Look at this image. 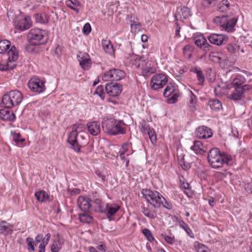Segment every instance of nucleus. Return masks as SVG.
Segmentation results:
<instances>
[{
    "instance_id": "nucleus-4",
    "label": "nucleus",
    "mask_w": 252,
    "mask_h": 252,
    "mask_svg": "<svg viewBox=\"0 0 252 252\" xmlns=\"http://www.w3.org/2000/svg\"><path fill=\"white\" fill-rule=\"evenodd\" d=\"M23 98V94L20 91L12 90L3 95L1 103L3 107L11 108L20 104Z\"/></svg>"
},
{
    "instance_id": "nucleus-51",
    "label": "nucleus",
    "mask_w": 252,
    "mask_h": 252,
    "mask_svg": "<svg viewBox=\"0 0 252 252\" xmlns=\"http://www.w3.org/2000/svg\"><path fill=\"white\" fill-rule=\"evenodd\" d=\"M208 250V247H206L205 245L200 243L197 244L196 247L197 252H207Z\"/></svg>"
},
{
    "instance_id": "nucleus-44",
    "label": "nucleus",
    "mask_w": 252,
    "mask_h": 252,
    "mask_svg": "<svg viewBox=\"0 0 252 252\" xmlns=\"http://www.w3.org/2000/svg\"><path fill=\"white\" fill-rule=\"evenodd\" d=\"M217 0H203L202 5L205 7H210L216 4Z\"/></svg>"
},
{
    "instance_id": "nucleus-30",
    "label": "nucleus",
    "mask_w": 252,
    "mask_h": 252,
    "mask_svg": "<svg viewBox=\"0 0 252 252\" xmlns=\"http://www.w3.org/2000/svg\"><path fill=\"white\" fill-rule=\"evenodd\" d=\"M36 199L41 202H45L46 201H50L49 195L43 190H41L34 193Z\"/></svg>"
},
{
    "instance_id": "nucleus-13",
    "label": "nucleus",
    "mask_w": 252,
    "mask_h": 252,
    "mask_svg": "<svg viewBox=\"0 0 252 252\" xmlns=\"http://www.w3.org/2000/svg\"><path fill=\"white\" fill-rule=\"evenodd\" d=\"M32 25L30 17L20 16L16 18L15 25L16 28L21 31L30 29Z\"/></svg>"
},
{
    "instance_id": "nucleus-9",
    "label": "nucleus",
    "mask_w": 252,
    "mask_h": 252,
    "mask_svg": "<svg viewBox=\"0 0 252 252\" xmlns=\"http://www.w3.org/2000/svg\"><path fill=\"white\" fill-rule=\"evenodd\" d=\"M168 82L167 76L163 74L154 75L150 81V86L154 90L161 89Z\"/></svg>"
},
{
    "instance_id": "nucleus-17",
    "label": "nucleus",
    "mask_w": 252,
    "mask_h": 252,
    "mask_svg": "<svg viewBox=\"0 0 252 252\" xmlns=\"http://www.w3.org/2000/svg\"><path fill=\"white\" fill-rule=\"evenodd\" d=\"M78 207L84 212H90L93 210V205L88 198L79 196L77 199Z\"/></svg>"
},
{
    "instance_id": "nucleus-37",
    "label": "nucleus",
    "mask_w": 252,
    "mask_h": 252,
    "mask_svg": "<svg viewBox=\"0 0 252 252\" xmlns=\"http://www.w3.org/2000/svg\"><path fill=\"white\" fill-rule=\"evenodd\" d=\"M34 17L36 22L37 23L45 24L48 22V20L45 13L35 14Z\"/></svg>"
},
{
    "instance_id": "nucleus-36",
    "label": "nucleus",
    "mask_w": 252,
    "mask_h": 252,
    "mask_svg": "<svg viewBox=\"0 0 252 252\" xmlns=\"http://www.w3.org/2000/svg\"><path fill=\"white\" fill-rule=\"evenodd\" d=\"M80 221L84 223H89L93 221V218L87 212L79 215Z\"/></svg>"
},
{
    "instance_id": "nucleus-12",
    "label": "nucleus",
    "mask_w": 252,
    "mask_h": 252,
    "mask_svg": "<svg viewBox=\"0 0 252 252\" xmlns=\"http://www.w3.org/2000/svg\"><path fill=\"white\" fill-rule=\"evenodd\" d=\"M30 89L33 92L38 93H43L45 90L44 82L38 78H32L28 82Z\"/></svg>"
},
{
    "instance_id": "nucleus-24",
    "label": "nucleus",
    "mask_w": 252,
    "mask_h": 252,
    "mask_svg": "<svg viewBox=\"0 0 252 252\" xmlns=\"http://www.w3.org/2000/svg\"><path fill=\"white\" fill-rule=\"evenodd\" d=\"M0 118L4 121H14L15 115L13 112L6 109H0Z\"/></svg>"
},
{
    "instance_id": "nucleus-61",
    "label": "nucleus",
    "mask_w": 252,
    "mask_h": 252,
    "mask_svg": "<svg viewBox=\"0 0 252 252\" xmlns=\"http://www.w3.org/2000/svg\"><path fill=\"white\" fill-rule=\"evenodd\" d=\"M132 57L135 60V65L137 67H139L140 65V63L139 62L141 60V57H140L139 56H136V55H134V56H133Z\"/></svg>"
},
{
    "instance_id": "nucleus-48",
    "label": "nucleus",
    "mask_w": 252,
    "mask_h": 252,
    "mask_svg": "<svg viewBox=\"0 0 252 252\" xmlns=\"http://www.w3.org/2000/svg\"><path fill=\"white\" fill-rule=\"evenodd\" d=\"M179 96V94L175 93L171 97L167 99V102L169 104L175 103L177 102Z\"/></svg>"
},
{
    "instance_id": "nucleus-39",
    "label": "nucleus",
    "mask_w": 252,
    "mask_h": 252,
    "mask_svg": "<svg viewBox=\"0 0 252 252\" xmlns=\"http://www.w3.org/2000/svg\"><path fill=\"white\" fill-rule=\"evenodd\" d=\"M155 71V68L151 66H147L142 68V73L145 76H149Z\"/></svg>"
},
{
    "instance_id": "nucleus-40",
    "label": "nucleus",
    "mask_w": 252,
    "mask_h": 252,
    "mask_svg": "<svg viewBox=\"0 0 252 252\" xmlns=\"http://www.w3.org/2000/svg\"><path fill=\"white\" fill-rule=\"evenodd\" d=\"M143 233L146 236L147 240L150 242H153L154 240V237H153L152 232L148 228H144L143 230Z\"/></svg>"
},
{
    "instance_id": "nucleus-19",
    "label": "nucleus",
    "mask_w": 252,
    "mask_h": 252,
    "mask_svg": "<svg viewBox=\"0 0 252 252\" xmlns=\"http://www.w3.org/2000/svg\"><path fill=\"white\" fill-rule=\"evenodd\" d=\"M208 39L212 44L219 46L226 43L228 37L222 34L212 33L208 37Z\"/></svg>"
},
{
    "instance_id": "nucleus-62",
    "label": "nucleus",
    "mask_w": 252,
    "mask_h": 252,
    "mask_svg": "<svg viewBox=\"0 0 252 252\" xmlns=\"http://www.w3.org/2000/svg\"><path fill=\"white\" fill-rule=\"evenodd\" d=\"M226 48L228 52L231 53H234L236 52V48L231 44L228 45Z\"/></svg>"
},
{
    "instance_id": "nucleus-18",
    "label": "nucleus",
    "mask_w": 252,
    "mask_h": 252,
    "mask_svg": "<svg viewBox=\"0 0 252 252\" xmlns=\"http://www.w3.org/2000/svg\"><path fill=\"white\" fill-rule=\"evenodd\" d=\"M195 134L197 138L205 139L211 137L213 136V133L211 128L207 126H202L196 129Z\"/></svg>"
},
{
    "instance_id": "nucleus-52",
    "label": "nucleus",
    "mask_w": 252,
    "mask_h": 252,
    "mask_svg": "<svg viewBox=\"0 0 252 252\" xmlns=\"http://www.w3.org/2000/svg\"><path fill=\"white\" fill-rule=\"evenodd\" d=\"M95 94H97L102 100L104 99L105 94L102 87H98L96 90Z\"/></svg>"
},
{
    "instance_id": "nucleus-23",
    "label": "nucleus",
    "mask_w": 252,
    "mask_h": 252,
    "mask_svg": "<svg viewBox=\"0 0 252 252\" xmlns=\"http://www.w3.org/2000/svg\"><path fill=\"white\" fill-rule=\"evenodd\" d=\"M87 128L93 135H97L100 132V125L99 122L93 121L88 123Z\"/></svg>"
},
{
    "instance_id": "nucleus-42",
    "label": "nucleus",
    "mask_w": 252,
    "mask_h": 252,
    "mask_svg": "<svg viewBox=\"0 0 252 252\" xmlns=\"http://www.w3.org/2000/svg\"><path fill=\"white\" fill-rule=\"evenodd\" d=\"M65 3L67 6L71 9L75 6H78L80 4L79 2L77 0H66Z\"/></svg>"
},
{
    "instance_id": "nucleus-21",
    "label": "nucleus",
    "mask_w": 252,
    "mask_h": 252,
    "mask_svg": "<svg viewBox=\"0 0 252 252\" xmlns=\"http://www.w3.org/2000/svg\"><path fill=\"white\" fill-rule=\"evenodd\" d=\"M13 232V226L5 220L0 221V234L4 236L11 235Z\"/></svg>"
},
{
    "instance_id": "nucleus-35",
    "label": "nucleus",
    "mask_w": 252,
    "mask_h": 252,
    "mask_svg": "<svg viewBox=\"0 0 252 252\" xmlns=\"http://www.w3.org/2000/svg\"><path fill=\"white\" fill-rule=\"evenodd\" d=\"M212 51L213 50L210 51L211 52L209 55V60L216 63H219L221 59V57L220 56V54L219 52H213Z\"/></svg>"
},
{
    "instance_id": "nucleus-46",
    "label": "nucleus",
    "mask_w": 252,
    "mask_h": 252,
    "mask_svg": "<svg viewBox=\"0 0 252 252\" xmlns=\"http://www.w3.org/2000/svg\"><path fill=\"white\" fill-rule=\"evenodd\" d=\"M147 134L149 136V137L151 140V142H154L155 141L157 140V136L155 133V131L153 128H150Z\"/></svg>"
},
{
    "instance_id": "nucleus-64",
    "label": "nucleus",
    "mask_w": 252,
    "mask_h": 252,
    "mask_svg": "<svg viewBox=\"0 0 252 252\" xmlns=\"http://www.w3.org/2000/svg\"><path fill=\"white\" fill-rule=\"evenodd\" d=\"M105 247H105V245L101 244V245H98L96 247V249H98L99 251H102L103 252H106V250L105 249Z\"/></svg>"
},
{
    "instance_id": "nucleus-6",
    "label": "nucleus",
    "mask_w": 252,
    "mask_h": 252,
    "mask_svg": "<svg viewBox=\"0 0 252 252\" xmlns=\"http://www.w3.org/2000/svg\"><path fill=\"white\" fill-rule=\"evenodd\" d=\"M216 23H220V26L227 32H232L234 30V27L237 22L236 18H231L228 15L218 16L214 19Z\"/></svg>"
},
{
    "instance_id": "nucleus-54",
    "label": "nucleus",
    "mask_w": 252,
    "mask_h": 252,
    "mask_svg": "<svg viewBox=\"0 0 252 252\" xmlns=\"http://www.w3.org/2000/svg\"><path fill=\"white\" fill-rule=\"evenodd\" d=\"M196 75H197V80L198 81V84H199L200 85H203L204 80H205V77H204V75L202 72V71L198 72V73Z\"/></svg>"
},
{
    "instance_id": "nucleus-41",
    "label": "nucleus",
    "mask_w": 252,
    "mask_h": 252,
    "mask_svg": "<svg viewBox=\"0 0 252 252\" xmlns=\"http://www.w3.org/2000/svg\"><path fill=\"white\" fill-rule=\"evenodd\" d=\"M139 127L140 129V130L143 133H147L148 130L151 128L149 127V125L144 121L139 123Z\"/></svg>"
},
{
    "instance_id": "nucleus-25",
    "label": "nucleus",
    "mask_w": 252,
    "mask_h": 252,
    "mask_svg": "<svg viewBox=\"0 0 252 252\" xmlns=\"http://www.w3.org/2000/svg\"><path fill=\"white\" fill-rule=\"evenodd\" d=\"M56 237V239L52 240L53 243L51 246V252H59L63 244V242L60 239L59 234H57Z\"/></svg>"
},
{
    "instance_id": "nucleus-45",
    "label": "nucleus",
    "mask_w": 252,
    "mask_h": 252,
    "mask_svg": "<svg viewBox=\"0 0 252 252\" xmlns=\"http://www.w3.org/2000/svg\"><path fill=\"white\" fill-rule=\"evenodd\" d=\"M12 136L14 142H25V139L21 138V135L19 133L12 132Z\"/></svg>"
},
{
    "instance_id": "nucleus-1",
    "label": "nucleus",
    "mask_w": 252,
    "mask_h": 252,
    "mask_svg": "<svg viewBox=\"0 0 252 252\" xmlns=\"http://www.w3.org/2000/svg\"><path fill=\"white\" fill-rule=\"evenodd\" d=\"M232 159V156L224 152H221L218 148L211 149L207 156L209 165L214 169L222 167L224 164L228 165Z\"/></svg>"
},
{
    "instance_id": "nucleus-56",
    "label": "nucleus",
    "mask_w": 252,
    "mask_h": 252,
    "mask_svg": "<svg viewBox=\"0 0 252 252\" xmlns=\"http://www.w3.org/2000/svg\"><path fill=\"white\" fill-rule=\"evenodd\" d=\"M189 96H190V104L193 107L195 104L196 101V96L193 94V93L191 92H189Z\"/></svg>"
},
{
    "instance_id": "nucleus-59",
    "label": "nucleus",
    "mask_w": 252,
    "mask_h": 252,
    "mask_svg": "<svg viewBox=\"0 0 252 252\" xmlns=\"http://www.w3.org/2000/svg\"><path fill=\"white\" fill-rule=\"evenodd\" d=\"M51 234L49 233H48L47 234H46V235H45V236L44 237V238L42 239V241H41V243H43L45 244V245H47L48 244V242L51 238Z\"/></svg>"
},
{
    "instance_id": "nucleus-11",
    "label": "nucleus",
    "mask_w": 252,
    "mask_h": 252,
    "mask_svg": "<svg viewBox=\"0 0 252 252\" xmlns=\"http://www.w3.org/2000/svg\"><path fill=\"white\" fill-rule=\"evenodd\" d=\"M244 75L241 74H238L233 79L232 81L231 84L233 87H242L243 85L246 82L247 80L248 79L249 77H250V79L248 80V82H250L252 80V73L248 71L242 70L241 71Z\"/></svg>"
},
{
    "instance_id": "nucleus-32",
    "label": "nucleus",
    "mask_w": 252,
    "mask_h": 252,
    "mask_svg": "<svg viewBox=\"0 0 252 252\" xmlns=\"http://www.w3.org/2000/svg\"><path fill=\"white\" fill-rule=\"evenodd\" d=\"M174 218L179 223L180 227H181L189 236L192 237L193 236L191 235V234H192V231L189 228L188 225L184 220H179L177 217L174 216Z\"/></svg>"
},
{
    "instance_id": "nucleus-47",
    "label": "nucleus",
    "mask_w": 252,
    "mask_h": 252,
    "mask_svg": "<svg viewBox=\"0 0 252 252\" xmlns=\"http://www.w3.org/2000/svg\"><path fill=\"white\" fill-rule=\"evenodd\" d=\"M91 203H93L94 200H96V199H100V197L98 193L96 191L93 192L89 195V197L88 198Z\"/></svg>"
},
{
    "instance_id": "nucleus-60",
    "label": "nucleus",
    "mask_w": 252,
    "mask_h": 252,
    "mask_svg": "<svg viewBox=\"0 0 252 252\" xmlns=\"http://www.w3.org/2000/svg\"><path fill=\"white\" fill-rule=\"evenodd\" d=\"M246 190L250 193H252V182L245 185Z\"/></svg>"
},
{
    "instance_id": "nucleus-5",
    "label": "nucleus",
    "mask_w": 252,
    "mask_h": 252,
    "mask_svg": "<svg viewBox=\"0 0 252 252\" xmlns=\"http://www.w3.org/2000/svg\"><path fill=\"white\" fill-rule=\"evenodd\" d=\"M142 194L148 204L152 205L155 208H159L162 204V200L163 197L158 191L146 189L143 190Z\"/></svg>"
},
{
    "instance_id": "nucleus-50",
    "label": "nucleus",
    "mask_w": 252,
    "mask_h": 252,
    "mask_svg": "<svg viewBox=\"0 0 252 252\" xmlns=\"http://www.w3.org/2000/svg\"><path fill=\"white\" fill-rule=\"evenodd\" d=\"M26 242L28 245L30 247L28 248V250L29 251H34L35 250V248L33 245L34 242L33 241V239L31 237H28L26 239Z\"/></svg>"
},
{
    "instance_id": "nucleus-55",
    "label": "nucleus",
    "mask_w": 252,
    "mask_h": 252,
    "mask_svg": "<svg viewBox=\"0 0 252 252\" xmlns=\"http://www.w3.org/2000/svg\"><path fill=\"white\" fill-rule=\"evenodd\" d=\"M83 31L84 34L87 35L91 31V27L89 23H86L83 27Z\"/></svg>"
},
{
    "instance_id": "nucleus-29",
    "label": "nucleus",
    "mask_w": 252,
    "mask_h": 252,
    "mask_svg": "<svg viewBox=\"0 0 252 252\" xmlns=\"http://www.w3.org/2000/svg\"><path fill=\"white\" fill-rule=\"evenodd\" d=\"M94 205L93 207H94V210L96 212L104 213L106 212V208L104 206V203L101 198L94 200L93 202Z\"/></svg>"
},
{
    "instance_id": "nucleus-63",
    "label": "nucleus",
    "mask_w": 252,
    "mask_h": 252,
    "mask_svg": "<svg viewBox=\"0 0 252 252\" xmlns=\"http://www.w3.org/2000/svg\"><path fill=\"white\" fill-rule=\"evenodd\" d=\"M95 174L98 177L101 178L103 181H104L105 180V175H102L99 171L97 170L95 171Z\"/></svg>"
},
{
    "instance_id": "nucleus-22",
    "label": "nucleus",
    "mask_w": 252,
    "mask_h": 252,
    "mask_svg": "<svg viewBox=\"0 0 252 252\" xmlns=\"http://www.w3.org/2000/svg\"><path fill=\"white\" fill-rule=\"evenodd\" d=\"M106 212L104 213L106 214L107 218L109 220H112V217L120 210V206L116 204H109L107 203L105 207Z\"/></svg>"
},
{
    "instance_id": "nucleus-57",
    "label": "nucleus",
    "mask_w": 252,
    "mask_h": 252,
    "mask_svg": "<svg viewBox=\"0 0 252 252\" xmlns=\"http://www.w3.org/2000/svg\"><path fill=\"white\" fill-rule=\"evenodd\" d=\"M163 200L165 202V204L163 203V202H162V204H161V205H162V206L168 209V210H171L172 209V205L171 204L167 202L166 200V199L164 198V197H162V201Z\"/></svg>"
},
{
    "instance_id": "nucleus-14",
    "label": "nucleus",
    "mask_w": 252,
    "mask_h": 252,
    "mask_svg": "<svg viewBox=\"0 0 252 252\" xmlns=\"http://www.w3.org/2000/svg\"><path fill=\"white\" fill-rule=\"evenodd\" d=\"M78 127V124H75L72 126V131L68 135L67 142H81L86 140V138L88 137L87 134L84 132L78 133L77 131Z\"/></svg>"
},
{
    "instance_id": "nucleus-7",
    "label": "nucleus",
    "mask_w": 252,
    "mask_h": 252,
    "mask_svg": "<svg viewBox=\"0 0 252 252\" xmlns=\"http://www.w3.org/2000/svg\"><path fill=\"white\" fill-rule=\"evenodd\" d=\"M8 62L5 64L0 63V70L7 71L13 70L16 66L15 61L18 58V53L16 48L12 46L8 51Z\"/></svg>"
},
{
    "instance_id": "nucleus-49",
    "label": "nucleus",
    "mask_w": 252,
    "mask_h": 252,
    "mask_svg": "<svg viewBox=\"0 0 252 252\" xmlns=\"http://www.w3.org/2000/svg\"><path fill=\"white\" fill-rule=\"evenodd\" d=\"M161 237L163 238L166 242L169 244H173L175 242L174 237H171L170 236H167L166 234H161Z\"/></svg>"
},
{
    "instance_id": "nucleus-58",
    "label": "nucleus",
    "mask_w": 252,
    "mask_h": 252,
    "mask_svg": "<svg viewBox=\"0 0 252 252\" xmlns=\"http://www.w3.org/2000/svg\"><path fill=\"white\" fill-rule=\"evenodd\" d=\"M181 11L183 13H185V15H183V17L184 18H187L189 15V9L187 7L184 6L182 8H181Z\"/></svg>"
},
{
    "instance_id": "nucleus-3",
    "label": "nucleus",
    "mask_w": 252,
    "mask_h": 252,
    "mask_svg": "<svg viewBox=\"0 0 252 252\" xmlns=\"http://www.w3.org/2000/svg\"><path fill=\"white\" fill-rule=\"evenodd\" d=\"M30 45H27L26 48L30 51L31 45L37 46L45 43L47 39L46 32L40 29H32L30 31L27 35Z\"/></svg>"
},
{
    "instance_id": "nucleus-16",
    "label": "nucleus",
    "mask_w": 252,
    "mask_h": 252,
    "mask_svg": "<svg viewBox=\"0 0 252 252\" xmlns=\"http://www.w3.org/2000/svg\"><path fill=\"white\" fill-rule=\"evenodd\" d=\"M105 91L107 94L113 97L119 96L122 92V87L118 83L111 82L105 85Z\"/></svg>"
},
{
    "instance_id": "nucleus-27",
    "label": "nucleus",
    "mask_w": 252,
    "mask_h": 252,
    "mask_svg": "<svg viewBox=\"0 0 252 252\" xmlns=\"http://www.w3.org/2000/svg\"><path fill=\"white\" fill-rule=\"evenodd\" d=\"M193 146H191L190 149L193 150L196 154L203 155L206 152L207 148L203 145V143H193Z\"/></svg>"
},
{
    "instance_id": "nucleus-31",
    "label": "nucleus",
    "mask_w": 252,
    "mask_h": 252,
    "mask_svg": "<svg viewBox=\"0 0 252 252\" xmlns=\"http://www.w3.org/2000/svg\"><path fill=\"white\" fill-rule=\"evenodd\" d=\"M176 86L175 84H168L164 90L163 95L165 97L170 96L173 93H175L176 90Z\"/></svg>"
},
{
    "instance_id": "nucleus-15",
    "label": "nucleus",
    "mask_w": 252,
    "mask_h": 252,
    "mask_svg": "<svg viewBox=\"0 0 252 252\" xmlns=\"http://www.w3.org/2000/svg\"><path fill=\"white\" fill-rule=\"evenodd\" d=\"M193 41L195 44L203 50L205 53L213 49V47L207 42L206 39L202 35L195 36Z\"/></svg>"
},
{
    "instance_id": "nucleus-53",
    "label": "nucleus",
    "mask_w": 252,
    "mask_h": 252,
    "mask_svg": "<svg viewBox=\"0 0 252 252\" xmlns=\"http://www.w3.org/2000/svg\"><path fill=\"white\" fill-rule=\"evenodd\" d=\"M69 148L72 149L76 152H80L81 146L78 144V143H69Z\"/></svg>"
},
{
    "instance_id": "nucleus-2",
    "label": "nucleus",
    "mask_w": 252,
    "mask_h": 252,
    "mask_svg": "<svg viewBox=\"0 0 252 252\" xmlns=\"http://www.w3.org/2000/svg\"><path fill=\"white\" fill-rule=\"evenodd\" d=\"M123 120H117L113 118L107 119L102 122V127L104 131L111 135L124 134L126 132Z\"/></svg>"
},
{
    "instance_id": "nucleus-8",
    "label": "nucleus",
    "mask_w": 252,
    "mask_h": 252,
    "mask_svg": "<svg viewBox=\"0 0 252 252\" xmlns=\"http://www.w3.org/2000/svg\"><path fill=\"white\" fill-rule=\"evenodd\" d=\"M125 72L119 69L112 68L105 73L102 76V79L104 81H117L125 78Z\"/></svg>"
},
{
    "instance_id": "nucleus-33",
    "label": "nucleus",
    "mask_w": 252,
    "mask_h": 252,
    "mask_svg": "<svg viewBox=\"0 0 252 252\" xmlns=\"http://www.w3.org/2000/svg\"><path fill=\"white\" fill-rule=\"evenodd\" d=\"M11 46L10 42L8 40L0 41V53L3 54L6 52Z\"/></svg>"
},
{
    "instance_id": "nucleus-10",
    "label": "nucleus",
    "mask_w": 252,
    "mask_h": 252,
    "mask_svg": "<svg viewBox=\"0 0 252 252\" xmlns=\"http://www.w3.org/2000/svg\"><path fill=\"white\" fill-rule=\"evenodd\" d=\"M234 90L229 95L228 98L234 101L240 100L245 97V93L247 91L251 89V85H243L242 87H234Z\"/></svg>"
},
{
    "instance_id": "nucleus-38",
    "label": "nucleus",
    "mask_w": 252,
    "mask_h": 252,
    "mask_svg": "<svg viewBox=\"0 0 252 252\" xmlns=\"http://www.w3.org/2000/svg\"><path fill=\"white\" fill-rule=\"evenodd\" d=\"M208 104L211 109L214 110H219L221 106V102L218 99L210 100Z\"/></svg>"
},
{
    "instance_id": "nucleus-43",
    "label": "nucleus",
    "mask_w": 252,
    "mask_h": 252,
    "mask_svg": "<svg viewBox=\"0 0 252 252\" xmlns=\"http://www.w3.org/2000/svg\"><path fill=\"white\" fill-rule=\"evenodd\" d=\"M180 163L182 169L185 170H187L191 167L190 164L189 162H187L186 161H185L184 156L180 159Z\"/></svg>"
},
{
    "instance_id": "nucleus-34",
    "label": "nucleus",
    "mask_w": 252,
    "mask_h": 252,
    "mask_svg": "<svg viewBox=\"0 0 252 252\" xmlns=\"http://www.w3.org/2000/svg\"><path fill=\"white\" fill-rule=\"evenodd\" d=\"M229 2L227 0H222L218 4V9L219 11L224 12L229 9Z\"/></svg>"
},
{
    "instance_id": "nucleus-20",
    "label": "nucleus",
    "mask_w": 252,
    "mask_h": 252,
    "mask_svg": "<svg viewBox=\"0 0 252 252\" xmlns=\"http://www.w3.org/2000/svg\"><path fill=\"white\" fill-rule=\"evenodd\" d=\"M77 59L79 62L80 65L83 69H88L90 66L91 59L87 53L80 52L77 55Z\"/></svg>"
},
{
    "instance_id": "nucleus-28",
    "label": "nucleus",
    "mask_w": 252,
    "mask_h": 252,
    "mask_svg": "<svg viewBox=\"0 0 252 252\" xmlns=\"http://www.w3.org/2000/svg\"><path fill=\"white\" fill-rule=\"evenodd\" d=\"M141 212L145 216L151 219H155L157 217V213L155 210H151L149 208V205L147 207L143 205L141 207Z\"/></svg>"
},
{
    "instance_id": "nucleus-26",
    "label": "nucleus",
    "mask_w": 252,
    "mask_h": 252,
    "mask_svg": "<svg viewBox=\"0 0 252 252\" xmlns=\"http://www.w3.org/2000/svg\"><path fill=\"white\" fill-rule=\"evenodd\" d=\"M102 46L105 52L110 55H114L115 50L111 41L107 39H102Z\"/></svg>"
}]
</instances>
